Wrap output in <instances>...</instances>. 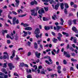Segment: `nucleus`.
<instances>
[{
  "label": "nucleus",
  "instance_id": "nucleus-1",
  "mask_svg": "<svg viewBox=\"0 0 78 78\" xmlns=\"http://www.w3.org/2000/svg\"><path fill=\"white\" fill-rule=\"evenodd\" d=\"M30 11L32 12L31 13L32 16H37V11H35V9L31 10Z\"/></svg>",
  "mask_w": 78,
  "mask_h": 78
},
{
  "label": "nucleus",
  "instance_id": "nucleus-2",
  "mask_svg": "<svg viewBox=\"0 0 78 78\" xmlns=\"http://www.w3.org/2000/svg\"><path fill=\"white\" fill-rule=\"evenodd\" d=\"M42 2H50V4H53L55 3V2L53 0H42Z\"/></svg>",
  "mask_w": 78,
  "mask_h": 78
},
{
  "label": "nucleus",
  "instance_id": "nucleus-3",
  "mask_svg": "<svg viewBox=\"0 0 78 78\" xmlns=\"http://www.w3.org/2000/svg\"><path fill=\"white\" fill-rule=\"evenodd\" d=\"M16 20V17H14L13 19V25H15L16 23L17 24H18L19 23V20Z\"/></svg>",
  "mask_w": 78,
  "mask_h": 78
},
{
  "label": "nucleus",
  "instance_id": "nucleus-4",
  "mask_svg": "<svg viewBox=\"0 0 78 78\" xmlns=\"http://www.w3.org/2000/svg\"><path fill=\"white\" fill-rule=\"evenodd\" d=\"M8 65V66L9 67L10 70H12V68H14V66H13V65L11 63H9Z\"/></svg>",
  "mask_w": 78,
  "mask_h": 78
},
{
  "label": "nucleus",
  "instance_id": "nucleus-5",
  "mask_svg": "<svg viewBox=\"0 0 78 78\" xmlns=\"http://www.w3.org/2000/svg\"><path fill=\"white\" fill-rule=\"evenodd\" d=\"M35 56L36 57H37L38 58H40V56H41V53H38V52L36 51L35 52Z\"/></svg>",
  "mask_w": 78,
  "mask_h": 78
},
{
  "label": "nucleus",
  "instance_id": "nucleus-6",
  "mask_svg": "<svg viewBox=\"0 0 78 78\" xmlns=\"http://www.w3.org/2000/svg\"><path fill=\"white\" fill-rule=\"evenodd\" d=\"M13 34L12 33L11 34V36H12V37H11L9 36V35H7L6 36L7 38H9L10 37V39H11L12 40L14 38V36H13Z\"/></svg>",
  "mask_w": 78,
  "mask_h": 78
},
{
  "label": "nucleus",
  "instance_id": "nucleus-7",
  "mask_svg": "<svg viewBox=\"0 0 78 78\" xmlns=\"http://www.w3.org/2000/svg\"><path fill=\"white\" fill-rule=\"evenodd\" d=\"M15 53H16V51L15 50L13 51V53L12 54V56L10 57V59L12 60L14 58V57L15 56Z\"/></svg>",
  "mask_w": 78,
  "mask_h": 78
},
{
  "label": "nucleus",
  "instance_id": "nucleus-8",
  "mask_svg": "<svg viewBox=\"0 0 78 78\" xmlns=\"http://www.w3.org/2000/svg\"><path fill=\"white\" fill-rule=\"evenodd\" d=\"M38 13L40 14H41L42 13H45V11H44L43 9H41V10H39Z\"/></svg>",
  "mask_w": 78,
  "mask_h": 78
},
{
  "label": "nucleus",
  "instance_id": "nucleus-9",
  "mask_svg": "<svg viewBox=\"0 0 78 78\" xmlns=\"http://www.w3.org/2000/svg\"><path fill=\"white\" fill-rule=\"evenodd\" d=\"M73 39V40H74V43H76V37H71L70 40L71 41H72V40Z\"/></svg>",
  "mask_w": 78,
  "mask_h": 78
},
{
  "label": "nucleus",
  "instance_id": "nucleus-10",
  "mask_svg": "<svg viewBox=\"0 0 78 78\" xmlns=\"http://www.w3.org/2000/svg\"><path fill=\"white\" fill-rule=\"evenodd\" d=\"M44 58H46V59H49V60L50 62H51V64H52L53 63V62H52V60H51V59H50V57L48 56H46L44 57Z\"/></svg>",
  "mask_w": 78,
  "mask_h": 78
},
{
  "label": "nucleus",
  "instance_id": "nucleus-11",
  "mask_svg": "<svg viewBox=\"0 0 78 78\" xmlns=\"http://www.w3.org/2000/svg\"><path fill=\"white\" fill-rule=\"evenodd\" d=\"M40 33V30H39V28H37L36 29L35 31V34H39Z\"/></svg>",
  "mask_w": 78,
  "mask_h": 78
},
{
  "label": "nucleus",
  "instance_id": "nucleus-12",
  "mask_svg": "<svg viewBox=\"0 0 78 78\" xmlns=\"http://www.w3.org/2000/svg\"><path fill=\"white\" fill-rule=\"evenodd\" d=\"M34 4H35V5H37V2L35 0L34 1L31 2L30 3L31 5H34Z\"/></svg>",
  "mask_w": 78,
  "mask_h": 78
},
{
  "label": "nucleus",
  "instance_id": "nucleus-13",
  "mask_svg": "<svg viewBox=\"0 0 78 78\" xmlns=\"http://www.w3.org/2000/svg\"><path fill=\"white\" fill-rule=\"evenodd\" d=\"M21 25H22L24 27H28V26H29V25L28 24H24L23 23H21Z\"/></svg>",
  "mask_w": 78,
  "mask_h": 78
},
{
  "label": "nucleus",
  "instance_id": "nucleus-14",
  "mask_svg": "<svg viewBox=\"0 0 78 78\" xmlns=\"http://www.w3.org/2000/svg\"><path fill=\"white\" fill-rule=\"evenodd\" d=\"M60 3L59 2H58L57 3V4L55 6V9H58Z\"/></svg>",
  "mask_w": 78,
  "mask_h": 78
},
{
  "label": "nucleus",
  "instance_id": "nucleus-15",
  "mask_svg": "<svg viewBox=\"0 0 78 78\" xmlns=\"http://www.w3.org/2000/svg\"><path fill=\"white\" fill-rule=\"evenodd\" d=\"M25 30H28L30 31L32 30V28L30 27H27L25 28Z\"/></svg>",
  "mask_w": 78,
  "mask_h": 78
},
{
  "label": "nucleus",
  "instance_id": "nucleus-16",
  "mask_svg": "<svg viewBox=\"0 0 78 78\" xmlns=\"http://www.w3.org/2000/svg\"><path fill=\"white\" fill-rule=\"evenodd\" d=\"M64 55H66V57H67V58H69V57H70V55L69 54H67V52L65 51L64 52Z\"/></svg>",
  "mask_w": 78,
  "mask_h": 78
},
{
  "label": "nucleus",
  "instance_id": "nucleus-17",
  "mask_svg": "<svg viewBox=\"0 0 78 78\" xmlns=\"http://www.w3.org/2000/svg\"><path fill=\"white\" fill-rule=\"evenodd\" d=\"M23 33H24V34L23 35V37H25V36H27L28 34V33L27 32H25V31H23Z\"/></svg>",
  "mask_w": 78,
  "mask_h": 78
},
{
  "label": "nucleus",
  "instance_id": "nucleus-18",
  "mask_svg": "<svg viewBox=\"0 0 78 78\" xmlns=\"http://www.w3.org/2000/svg\"><path fill=\"white\" fill-rule=\"evenodd\" d=\"M60 20L61 22L59 23L60 25H63L64 24V20L62 19L61 18Z\"/></svg>",
  "mask_w": 78,
  "mask_h": 78
},
{
  "label": "nucleus",
  "instance_id": "nucleus-19",
  "mask_svg": "<svg viewBox=\"0 0 78 78\" xmlns=\"http://www.w3.org/2000/svg\"><path fill=\"white\" fill-rule=\"evenodd\" d=\"M16 4L15 6L17 7V6H19V1H17V0H16Z\"/></svg>",
  "mask_w": 78,
  "mask_h": 78
},
{
  "label": "nucleus",
  "instance_id": "nucleus-20",
  "mask_svg": "<svg viewBox=\"0 0 78 78\" xmlns=\"http://www.w3.org/2000/svg\"><path fill=\"white\" fill-rule=\"evenodd\" d=\"M1 71H2V72H4V73H5V74H7V72L6 71V69H1Z\"/></svg>",
  "mask_w": 78,
  "mask_h": 78
},
{
  "label": "nucleus",
  "instance_id": "nucleus-21",
  "mask_svg": "<svg viewBox=\"0 0 78 78\" xmlns=\"http://www.w3.org/2000/svg\"><path fill=\"white\" fill-rule=\"evenodd\" d=\"M64 5L63 3H61L60 4V7L62 9H64Z\"/></svg>",
  "mask_w": 78,
  "mask_h": 78
},
{
  "label": "nucleus",
  "instance_id": "nucleus-22",
  "mask_svg": "<svg viewBox=\"0 0 78 78\" xmlns=\"http://www.w3.org/2000/svg\"><path fill=\"white\" fill-rule=\"evenodd\" d=\"M72 30L73 31H74V32H76V31H77L76 28V27H73L72 28Z\"/></svg>",
  "mask_w": 78,
  "mask_h": 78
},
{
  "label": "nucleus",
  "instance_id": "nucleus-23",
  "mask_svg": "<svg viewBox=\"0 0 78 78\" xmlns=\"http://www.w3.org/2000/svg\"><path fill=\"white\" fill-rule=\"evenodd\" d=\"M26 15H27L26 14H25L24 15H18V17H25V16H26Z\"/></svg>",
  "mask_w": 78,
  "mask_h": 78
},
{
  "label": "nucleus",
  "instance_id": "nucleus-24",
  "mask_svg": "<svg viewBox=\"0 0 78 78\" xmlns=\"http://www.w3.org/2000/svg\"><path fill=\"white\" fill-rule=\"evenodd\" d=\"M6 58L8 59V55H4L3 56V59H6Z\"/></svg>",
  "mask_w": 78,
  "mask_h": 78
},
{
  "label": "nucleus",
  "instance_id": "nucleus-25",
  "mask_svg": "<svg viewBox=\"0 0 78 78\" xmlns=\"http://www.w3.org/2000/svg\"><path fill=\"white\" fill-rule=\"evenodd\" d=\"M58 41V40L55 38H54L52 39V41H53V42H54L55 43H56L57 42V41Z\"/></svg>",
  "mask_w": 78,
  "mask_h": 78
},
{
  "label": "nucleus",
  "instance_id": "nucleus-26",
  "mask_svg": "<svg viewBox=\"0 0 78 78\" xmlns=\"http://www.w3.org/2000/svg\"><path fill=\"white\" fill-rule=\"evenodd\" d=\"M26 71L28 73H31V70L30 69H27Z\"/></svg>",
  "mask_w": 78,
  "mask_h": 78
},
{
  "label": "nucleus",
  "instance_id": "nucleus-27",
  "mask_svg": "<svg viewBox=\"0 0 78 78\" xmlns=\"http://www.w3.org/2000/svg\"><path fill=\"white\" fill-rule=\"evenodd\" d=\"M44 29L45 30H50V27L45 26L44 27Z\"/></svg>",
  "mask_w": 78,
  "mask_h": 78
},
{
  "label": "nucleus",
  "instance_id": "nucleus-28",
  "mask_svg": "<svg viewBox=\"0 0 78 78\" xmlns=\"http://www.w3.org/2000/svg\"><path fill=\"white\" fill-rule=\"evenodd\" d=\"M63 34H64L65 35H66V37H68V36H69V34L67 33H66V32H63L62 33Z\"/></svg>",
  "mask_w": 78,
  "mask_h": 78
},
{
  "label": "nucleus",
  "instance_id": "nucleus-29",
  "mask_svg": "<svg viewBox=\"0 0 78 78\" xmlns=\"http://www.w3.org/2000/svg\"><path fill=\"white\" fill-rule=\"evenodd\" d=\"M34 48L35 49H37V44L36 42L34 43Z\"/></svg>",
  "mask_w": 78,
  "mask_h": 78
},
{
  "label": "nucleus",
  "instance_id": "nucleus-30",
  "mask_svg": "<svg viewBox=\"0 0 78 78\" xmlns=\"http://www.w3.org/2000/svg\"><path fill=\"white\" fill-rule=\"evenodd\" d=\"M72 46L73 47V48H76L77 50H78V47L76 46H75V44H73Z\"/></svg>",
  "mask_w": 78,
  "mask_h": 78
},
{
  "label": "nucleus",
  "instance_id": "nucleus-31",
  "mask_svg": "<svg viewBox=\"0 0 78 78\" xmlns=\"http://www.w3.org/2000/svg\"><path fill=\"white\" fill-rule=\"evenodd\" d=\"M65 7L66 8H69V5H68V4L67 3H65Z\"/></svg>",
  "mask_w": 78,
  "mask_h": 78
},
{
  "label": "nucleus",
  "instance_id": "nucleus-32",
  "mask_svg": "<svg viewBox=\"0 0 78 78\" xmlns=\"http://www.w3.org/2000/svg\"><path fill=\"white\" fill-rule=\"evenodd\" d=\"M43 19L44 21H47V20H48V18L45 17H43Z\"/></svg>",
  "mask_w": 78,
  "mask_h": 78
},
{
  "label": "nucleus",
  "instance_id": "nucleus-33",
  "mask_svg": "<svg viewBox=\"0 0 78 78\" xmlns=\"http://www.w3.org/2000/svg\"><path fill=\"white\" fill-rule=\"evenodd\" d=\"M2 33L3 35V33H7L8 32V30H2Z\"/></svg>",
  "mask_w": 78,
  "mask_h": 78
},
{
  "label": "nucleus",
  "instance_id": "nucleus-34",
  "mask_svg": "<svg viewBox=\"0 0 78 78\" xmlns=\"http://www.w3.org/2000/svg\"><path fill=\"white\" fill-rule=\"evenodd\" d=\"M6 64H7V62H6V63H4V64L3 67H5V68H6V67L7 66V65H6Z\"/></svg>",
  "mask_w": 78,
  "mask_h": 78
},
{
  "label": "nucleus",
  "instance_id": "nucleus-35",
  "mask_svg": "<svg viewBox=\"0 0 78 78\" xmlns=\"http://www.w3.org/2000/svg\"><path fill=\"white\" fill-rule=\"evenodd\" d=\"M42 42V40L41 39L40 40L37 41V43L38 44H40V42Z\"/></svg>",
  "mask_w": 78,
  "mask_h": 78
},
{
  "label": "nucleus",
  "instance_id": "nucleus-36",
  "mask_svg": "<svg viewBox=\"0 0 78 78\" xmlns=\"http://www.w3.org/2000/svg\"><path fill=\"white\" fill-rule=\"evenodd\" d=\"M61 67L60 66H58L57 67V69L58 70H60L61 69Z\"/></svg>",
  "mask_w": 78,
  "mask_h": 78
},
{
  "label": "nucleus",
  "instance_id": "nucleus-37",
  "mask_svg": "<svg viewBox=\"0 0 78 78\" xmlns=\"http://www.w3.org/2000/svg\"><path fill=\"white\" fill-rule=\"evenodd\" d=\"M52 19H53V20H55L56 19V15H54L52 16Z\"/></svg>",
  "mask_w": 78,
  "mask_h": 78
},
{
  "label": "nucleus",
  "instance_id": "nucleus-38",
  "mask_svg": "<svg viewBox=\"0 0 78 78\" xmlns=\"http://www.w3.org/2000/svg\"><path fill=\"white\" fill-rule=\"evenodd\" d=\"M45 62H46L47 64H48L49 65H50V64H51V63H50V62H49L47 60H45Z\"/></svg>",
  "mask_w": 78,
  "mask_h": 78
},
{
  "label": "nucleus",
  "instance_id": "nucleus-39",
  "mask_svg": "<svg viewBox=\"0 0 78 78\" xmlns=\"http://www.w3.org/2000/svg\"><path fill=\"white\" fill-rule=\"evenodd\" d=\"M64 12L65 14H67V9H66V8L65 9Z\"/></svg>",
  "mask_w": 78,
  "mask_h": 78
},
{
  "label": "nucleus",
  "instance_id": "nucleus-40",
  "mask_svg": "<svg viewBox=\"0 0 78 78\" xmlns=\"http://www.w3.org/2000/svg\"><path fill=\"white\" fill-rule=\"evenodd\" d=\"M20 12H23V11L22 10L20 9L18 10V12L19 13H20Z\"/></svg>",
  "mask_w": 78,
  "mask_h": 78
},
{
  "label": "nucleus",
  "instance_id": "nucleus-41",
  "mask_svg": "<svg viewBox=\"0 0 78 78\" xmlns=\"http://www.w3.org/2000/svg\"><path fill=\"white\" fill-rule=\"evenodd\" d=\"M33 67H34V69H35V70H36L37 69V66L36 65H34L33 66Z\"/></svg>",
  "mask_w": 78,
  "mask_h": 78
},
{
  "label": "nucleus",
  "instance_id": "nucleus-42",
  "mask_svg": "<svg viewBox=\"0 0 78 78\" xmlns=\"http://www.w3.org/2000/svg\"><path fill=\"white\" fill-rule=\"evenodd\" d=\"M24 63L23 62L21 63L20 65L21 67H23L24 66Z\"/></svg>",
  "mask_w": 78,
  "mask_h": 78
},
{
  "label": "nucleus",
  "instance_id": "nucleus-43",
  "mask_svg": "<svg viewBox=\"0 0 78 78\" xmlns=\"http://www.w3.org/2000/svg\"><path fill=\"white\" fill-rule=\"evenodd\" d=\"M47 70L49 71H50L53 70V69H51L50 68H47Z\"/></svg>",
  "mask_w": 78,
  "mask_h": 78
},
{
  "label": "nucleus",
  "instance_id": "nucleus-44",
  "mask_svg": "<svg viewBox=\"0 0 78 78\" xmlns=\"http://www.w3.org/2000/svg\"><path fill=\"white\" fill-rule=\"evenodd\" d=\"M4 78H8V76L7 75H5L4 76Z\"/></svg>",
  "mask_w": 78,
  "mask_h": 78
},
{
  "label": "nucleus",
  "instance_id": "nucleus-45",
  "mask_svg": "<svg viewBox=\"0 0 78 78\" xmlns=\"http://www.w3.org/2000/svg\"><path fill=\"white\" fill-rule=\"evenodd\" d=\"M58 36L59 37H62V34L60 33H59L58 34Z\"/></svg>",
  "mask_w": 78,
  "mask_h": 78
},
{
  "label": "nucleus",
  "instance_id": "nucleus-46",
  "mask_svg": "<svg viewBox=\"0 0 78 78\" xmlns=\"http://www.w3.org/2000/svg\"><path fill=\"white\" fill-rule=\"evenodd\" d=\"M19 39V36H16L15 37V39L16 40V41H17L18 39Z\"/></svg>",
  "mask_w": 78,
  "mask_h": 78
},
{
  "label": "nucleus",
  "instance_id": "nucleus-47",
  "mask_svg": "<svg viewBox=\"0 0 78 78\" xmlns=\"http://www.w3.org/2000/svg\"><path fill=\"white\" fill-rule=\"evenodd\" d=\"M27 78H31V75H29L27 76Z\"/></svg>",
  "mask_w": 78,
  "mask_h": 78
},
{
  "label": "nucleus",
  "instance_id": "nucleus-48",
  "mask_svg": "<svg viewBox=\"0 0 78 78\" xmlns=\"http://www.w3.org/2000/svg\"><path fill=\"white\" fill-rule=\"evenodd\" d=\"M44 8L45 9V11H47L48 10V7H44Z\"/></svg>",
  "mask_w": 78,
  "mask_h": 78
},
{
  "label": "nucleus",
  "instance_id": "nucleus-49",
  "mask_svg": "<svg viewBox=\"0 0 78 78\" xmlns=\"http://www.w3.org/2000/svg\"><path fill=\"white\" fill-rule=\"evenodd\" d=\"M31 52H29L27 54V56H30L31 55Z\"/></svg>",
  "mask_w": 78,
  "mask_h": 78
},
{
  "label": "nucleus",
  "instance_id": "nucleus-50",
  "mask_svg": "<svg viewBox=\"0 0 78 78\" xmlns=\"http://www.w3.org/2000/svg\"><path fill=\"white\" fill-rule=\"evenodd\" d=\"M14 75H15V76H19L18 74H17V73H14Z\"/></svg>",
  "mask_w": 78,
  "mask_h": 78
},
{
  "label": "nucleus",
  "instance_id": "nucleus-51",
  "mask_svg": "<svg viewBox=\"0 0 78 78\" xmlns=\"http://www.w3.org/2000/svg\"><path fill=\"white\" fill-rule=\"evenodd\" d=\"M40 47L41 49H43V45H42V44H40Z\"/></svg>",
  "mask_w": 78,
  "mask_h": 78
},
{
  "label": "nucleus",
  "instance_id": "nucleus-52",
  "mask_svg": "<svg viewBox=\"0 0 78 78\" xmlns=\"http://www.w3.org/2000/svg\"><path fill=\"white\" fill-rule=\"evenodd\" d=\"M68 23L69 25H72V21L71 20L69 21Z\"/></svg>",
  "mask_w": 78,
  "mask_h": 78
},
{
  "label": "nucleus",
  "instance_id": "nucleus-53",
  "mask_svg": "<svg viewBox=\"0 0 78 78\" xmlns=\"http://www.w3.org/2000/svg\"><path fill=\"white\" fill-rule=\"evenodd\" d=\"M76 20H73V23L74 24H76Z\"/></svg>",
  "mask_w": 78,
  "mask_h": 78
},
{
  "label": "nucleus",
  "instance_id": "nucleus-54",
  "mask_svg": "<svg viewBox=\"0 0 78 78\" xmlns=\"http://www.w3.org/2000/svg\"><path fill=\"white\" fill-rule=\"evenodd\" d=\"M63 63H64V64H66L67 63V62H66V60H64L63 61Z\"/></svg>",
  "mask_w": 78,
  "mask_h": 78
},
{
  "label": "nucleus",
  "instance_id": "nucleus-55",
  "mask_svg": "<svg viewBox=\"0 0 78 78\" xmlns=\"http://www.w3.org/2000/svg\"><path fill=\"white\" fill-rule=\"evenodd\" d=\"M71 60L72 61H76L77 60H75L74 58H71Z\"/></svg>",
  "mask_w": 78,
  "mask_h": 78
},
{
  "label": "nucleus",
  "instance_id": "nucleus-56",
  "mask_svg": "<svg viewBox=\"0 0 78 78\" xmlns=\"http://www.w3.org/2000/svg\"><path fill=\"white\" fill-rule=\"evenodd\" d=\"M57 28L58 29H60V28H62V27H60L59 26H58L57 27Z\"/></svg>",
  "mask_w": 78,
  "mask_h": 78
},
{
  "label": "nucleus",
  "instance_id": "nucleus-57",
  "mask_svg": "<svg viewBox=\"0 0 78 78\" xmlns=\"http://www.w3.org/2000/svg\"><path fill=\"white\" fill-rule=\"evenodd\" d=\"M51 51V49H47L46 50V52H48L49 51Z\"/></svg>",
  "mask_w": 78,
  "mask_h": 78
},
{
  "label": "nucleus",
  "instance_id": "nucleus-58",
  "mask_svg": "<svg viewBox=\"0 0 78 78\" xmlns=\"http://www.w3.org/2000/svg\"><path fill=\"white\" fill-rule=\"evenodd\" d=\"M7 42L8 44H10L11 43V41L9 40H7Z\"/></svg>",
  "mask_w": 78,
  "mask_h": 78
},
{
  "label": "nucleus",
  "instance_id": "nucleus-59",
  "mask_svg": "<svg viewBox=\"0 0 78 78\" xmlns=\"http://www.w3.org/2000/svg\"><path fill=\"white\" fill-rule=\"evenodd\" d=\"M24 66L26 67H28V65L27 64H24Z\"/></svg>",
  "mask_w": 78,
  "mask_h": 78
},
{
  "label": "nucleus",
  "instance_id": "nucleus-60",
  "mask_svg": "<svg viewBox=\"0 0 78 78\" xmlns=\"http://www.w3.org/2000/svg\"><path fill=\"white\" fill-rule=\"evenodd\" d=\"M12 13L15 15H17V13L16 12H14V11H12Z\"/></svg>",
  "mask_w": 78,
  "mask_h": 78
},
{
  "label": "nucleus",
  "instance_id": "nucleus-61",
  "mask_svg": "<svg viewBox=\"0 0 78 78\" xmlns=\"http://www.w3.org/2000/svg\"><path fill=\"white\" fill-rule=\"evenodd\" d=\"M4 55H8V53L6 52H4L3 53Z\"/></svg>",
  "mask_w": 78,
  "mask_h": 78
},
{
  "label": "nucleus",
  "instance_id": "nucleus-62",
  "mask_svg": "<svg viewBox=\"0 0 78 78\" xmlns=\"http://www.w3.org/2000/svg\"><path fill=\"white\" fill-rule=\"evenodd\" d=\"M30 44H31V43L30 41L28 42V45L29 46H30Z\"/></svg>",
  "mask_w": 78,
  "mask_h": 78
},
{
  "label": "nucleus",
  "instance_id": "nucleus-63",
  "mask_svg": "<svg viewBox=\"0 0 78 78\" xmlns=\"http://www.w3.org/2000/svg\"><path fill=\"white\" fill-rule=\"evenodd\" d=\"M36 37H37V38H39V35L37 34L36 35Z\"/></svg>",
  "mask_w": 78,
  "mask_h": 78
},
{
  "label": "nucleus",
  "instance_id": "nucleus-64",
  "mask_svg": "<svg viewBox=\"0 0 78 78\" xmlns=\"http://www.w3.org/2000/svg\"><path fill=\"white\" fill-rule=\"evenodd\" d=\"M42 68V67L41 66H40L38 67V69H41Z\"/></svg>",
  "mask_w": 78,
  "mask_h": 78
}]
</instances>
